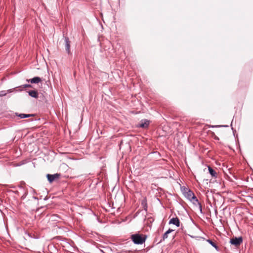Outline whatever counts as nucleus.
<instances>
[{"instance_id":"obj_7","label":"nucleus","mask_w":253,"mask_h":253,"mask_svg":"<svg viewBox=\"0 0 253 253\" xmlns=\"http://www.w3.org/2000/svg\"><path fill=\"white\" fill-rule=\"evenodd\" d=\"M169 224H172L175 225L177 227L180 226V221L177 217L172 218L169 221Z\"/></svg>"},{"instance_id":"obj_15","label":"nucleus","mask_w":253,"mask_h":253,"mask_svg":"<svg viewBox=\"0 0 253 253\" xmlns=\"http://www.w3.org/2000/svg\"><path fill=\"white\" fill-rule=\"evenodd\" d=\"M21 86L23 88H26V87H31V85L29 84H26L22 85Z\"/></svg>"},{"instance_id":"obj_1","label":"nucleus","mask_w":253,"mask_h":253,"mask_svg":"<svg viewBox=\"0 0 253 253\" xmlns=\"http://www.w3.org/2000/svg\"><path fill=\"white\" fill-rule=\"evenodd\" d=\"M130 239L135 244L142 245L145 243L147 236L143 234H134L131 235Z\"/></svg>"},{"instance_id":"obj_10","label":"nucleus","mask_w":253,"mask_h":253,"mask_svg":"<svg viewBox=\"0 0 253 253\" xmlns=\"http://www.w3.org/2000/svg\"><path fill=\"white\" fill-rule=\"evenodd\" d=\"M29 95L32 97L37 98L38 97V92L36 90H30L28 92Z\"/></svg>"},{"instance_id":"obj_13","label":"nucleus","mask_w":253,"mask_h":253,"mask_svg":"<svg viewBox=\"0 0 253 253\" xmlns=\"http://www.w3.org/2000/svg\"><path fill=\"white\" fill-rule=\"evenodd\" d=\"M209 242L210 243V244L213 247H214L215 249H217V246H216V244L213 242L212 241L209 240Z\"/></svg>"},{"instance_id":"obj_14","label":"nucleus","mask_w":253,"mask_h":253,"mask_svg":"<svg viewBox=\"0 0 253 253\" xmlns=\"http://www.w3.org/2000/svg\"><path fill=\"white\" fill-rule=\"evenodd\" d=\"M6 94L5 91H0V97L5 96Z\"/></svg>"},{"instance_id":"obj_3","label":"nucleus","mask_w":253,"mask_h":253,"mask_svg":"<svg viewBox=\"0 0 253 253\" xmlns=\"http://www.w3.org/2000/svg\"><path fill=\"white\" fill-rule=\"evenodd\" d=\"M243 242V239L241 237H235L230 239V243L233 245L237 247L241 245Z\"/></svg>"},{"instance_id":"obj_12","label":"nucleus","mask_w":253,"mask_h":253,"mask_svg":"<svg viewBox=\"0 0 253 253\" xmlns=\"http://www.w3.org/2000/svg\"><path fill=\"white\" fill-rule=\"evenodd\" d=\"M172 231V230L170 229L167 231L163 236V240L164 241L168 237V234L171 233Z\"/></svg>"},{"instance_id":"obj_9","label":"nucleus","mask_w":253,"mask_h":253,"mask_svg":"<svg viewBox=\"0 0 253 253\" xmlns=\"http://www.w3.org/2000/svg\"><path fill=\"white\" fill-rule=\"evenodd\" d=\"M17 116H18L21 119L26 118H29L31 116H34L33 114H18L16 113L15 114Z\"/></svg>"},{"instance_id":"obj_8","label":"nucleus","mask_w":253,"mask_h":253,"mask_svg":"<svg viewBox=\"0 0 253 253\" xmlns=\"http://www.w3.org/2000/svg\"><path fill=\"white\" fill-rule=\"evenodd\" d=\"M27 81L32 84H38L41 82V79L40 77H36L30 80H27Z\"/></svg>"},{"instance_id":"obj_11","label":"nucleus","mask_w":253,"mask_h":253,"mask_svg":"<svg viewBox=\"0 0 253 253\" xmlns=\"http://www.w3.org/2000/svg\"><path fill=\"white\" fill-rule=\"evenodd\" d=\"M208 169H209V171L212 177H217V173L213 169H212L211 167L209 166Z\"/></svg>"},{"instance_id":"obj_2","label":"nucleus","mask_w":253,"mask_h":253,"mask_svg":"<svg viewBox=\"0 0 253 253\" xmlns=\"http://www.w3.org/2000/svg\"><path fill=\"white\" fill-rule=\"evenodd\" d=\"M184 195L188 200L192 202L194 205H199L201 211H202L201 205L192 191L188 190L185 193Z\"/></svg>"},{"instance_id":"obj_6","label":"nucleus","mask_w":253,"mask_h":253,"mask_svg":"<svg viewBox=\"0 0 253 253\" xmlns=\"http://www.w3.org/2000/svg\"><path fill=\"white\" fill-rule=\"evenodd\" d=\"M149 125V121L147 120H142L138 125V126L142 128H146Z\"/></svg>"},{"instance_id":"obj_5","label":"nucleus","mask_w":253,"mask_h":253,"mask_svg":"<svg viewBox=\"0 0 253 253\" xmlns=\"http://www.w3.org/2000/svg\"><path fill=\"white\" fill-rule=\"evenodd\" d=\"M65 49L67 53L69 54L70 53V41L68 37L65 38Z\"/></svg>"},{"instance_id":"obj_4","label":"nucleus","mask_w":253,"mask_h":253,"mask_svg":"<svg viewBox=\"0 0 253 253\" xmlns=\"http://www.w3.org/2000/svg\"><path fill=\"white\" fill-rule=\"evenodd\" d=\"M60 176V174L55 173L54 174H47L46 177L49 183H52L54 180L58 179Z\"/></svg>"}]
</instances>
